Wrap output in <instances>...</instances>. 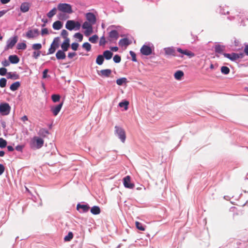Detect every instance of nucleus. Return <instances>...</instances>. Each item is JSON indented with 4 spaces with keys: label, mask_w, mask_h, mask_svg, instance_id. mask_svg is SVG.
Masks as SVG:
<instances>
[{
    "label": "nucleus",
    "mask_w": 248,
    "mask_h": 248,
    "mask_svg": "<svg viewBox=\"0 0 248 248\" xmlns=\"http://www.w3.org/2000/svg\"><path fill=\"white\" fill-rule=\"evenodd\" d=\"M154 50V46L152 43L144 44L140 48L141 53L145 56L151 55Z\"/></svg>",
    "instance_id": "obj_4"
},
{
    "label": "nucleus",
    "mask_w": 248,
    "mask_h": 248,
    "mask_svg": "<svg viewBox=\"0 0 248 248\" xmlns=\"http://www.w3.org/2000/svg\"><path fill=\"white\" fill-rule=\"evenodd\" d=\"M7 78L9 79H17L19 78V75L16 72H9L7 73Z\"/></svg>",
    "instance_id": "obj_29"
},
{
    "label": "nucleus",
    "mask_w": 248,
    "mask_h": 248,
    "mask_svg": "<svg viewBox=\"0 0 248 248\" xmlns=\"http://www.w3.org/2000/svg\"><path fill=\"white\" fill-rule=\"evenodd\" d=\"M31 4L29 2H22L20 6V10L22 13L28 12L31 7Z\"/></svg>",
    "instance_id": "obj_12"
},
{
    "label": "nucleus",
    "mask_w": 248,
    "mask_h": 248,
    "mask_svg": "<svg viewBox=\"0 0 248 248\" xmlns=\"http://www.w3.org/2000/svg\"><path fill=\"white\" fill-rule=\"evenodd\" d=\"M81 27L80 23L73 20H67L65 24V28L69 31H78Z\"/></svg>",
    "instance_id": "obj_2"
},
{
    "label": "nucleus",
    "mask_w": 248,
    "mask_h": 248,
    "mask_svg": "<svg viewBox=\"0 0 248 248\" xmlns=\"http://www.w3.org/2000/svg\"><path fill=\"white\" fill-rule=\"evenodd\" d=\"M59 47V45L54 44L53 42H52L50 45V48L48 49V52L47 53V55H50L53 54L56 50Z\"/></svg>",
    "instance_id": "obj_17"
},
{
    "label": "nucleus",
    "mask_w": 248,
    "mask_h": 248,
    "mask_svg": "<svg viewBox=\"0 0 248 248\" xmlns=\"http://www.w3.org/2000/svg\"><path fill=\"white\" fill-rule=\"evenodd\" d=\"M48 34V31L47 28L42 29L41 30V35L44 36Z\"/></svg>",
    "instance_id": "obj_55"
},
{
    "label": "nucleus",
    "mask_w": 248,
    "mask_h": 248,
    "mask_svg": "<svg viewBox=\"0 0 248 248\" xmlns=\"http://www.w3.org/2000/svg\"><path fill=\"white\" fill-rule=\"evenodd\" d=\"M17 39L16 36L10 38L7 41V44L5 49L12 48L17 42Z\"/></svg>",
    "instance_id": "obj_10"
},
{
    "label": "nucleus",
    "mask_w": 248,
    "mask_h": 248,
    "mask_svg": "<svg viewBox=\"0 0 248 248\" xmlns=\"http://www.w3.org/2000/svg\"><path fill=\"white\" fill-rule=\"evenodd\" d=\"M129 104V102L127 101H124L123 102H120L119 104V106L120 107H124V109L126 110L128 109V106Z\"/></svg>",
    "instance_id": "obj_35"
},
{
    "label": "nucleus",
    "mask_w": 248,
    "mask_h": 248,
    "mask_svg": "<svg viewBox=\"0 0 248 248\" xmlns=\"http://www.w3.org/2000/svg\"><path fill=\"white\" fill-rule=\"evenodd\" d=\"M136 226L137 228L140 231H144L145 230L144 227H143L142 224L138 221H136L135 222Z\"/></svg>",
    "instance_id": "obj_42"
},
{
    "label": "nucleus",
    "mask_w": 248,
    "mask_h": 248,
    "mask_svg": "<svg viewBox=\"0 0 248 248\" xmlns=\"http://www.w3.org/2000/svg\"><path fill=\"white\" fill-rule=\"evenodd\" d=\"M7 80L5 78H1L0 79V87L1 88L5 87L6 85Z\"/></svg>",
    "instance_id": "obj_44"
},
{
    "label": "nucleus",
    "mask_w": 248,
    "mask_h": 248,
    "mask_svg": "<svg viewBox=\"0 0 248 248\" xmlns=\"http://www.w3.org/2000/svg\"><path fill=\"white\" fill-rule=\"evenodd\" d=\"M130 55L132 57V60L133 62H137L136 55L135 53L132 51L129 52Z\"/></svg>",
    "instance_id": "obj_51"
},
{
    "label": "nucleus",
    "mask_w": 248,
    "mask_h": 248,
    "mask_svg": "<svg viewBox=\"0 0 248 248\" xmlns=\"http://www.w3.org/2000/svg\"><path fill=\"white\" fill-rule=\"evenodd\" d=\"M164 49L166 55H175V50L173 47H166Z\"/></svg>",
    "instance_id": "obj_21"
},
{
    "label": "nucleus",
    "mask_w": 248,
    "mask_h": 248,
    "mask_svg": "<svg viewBox=\"0 0 248 248\" xmlns=\"http://www.w3.org/2000/svg\"><path fill=\"white\" fill-rule=\"evenodd\" d=\"M114 62L116 63H119L121 62V57L118 55H115L113 58Z\"/></svg>",
    "instance_id": "obj_49"
},
{
    "label": "nucleus",
    "mask_w": 248,
    "mask_h": 248,
    "mask_svg": "<svg viewBox=\"0 0 248 248\" xmlns=\"http://www.w3.org/2000/svg\"><path fill=\"white\" fill-rule=\"evenodd\" d=\"M106 39L103 36L100 38V41H99V45L100 46H104L106 44Z\"/></svg>",
    "instance_id": "obj_54"
},
{
    "label": "nucleus",
    "mask_w": 248,
    "mask_h": 248,
    "mask_svg": "<svg viewBox=\"0 0 248 248\" xmlns=\"http://www.w3.org/2000/svg\"><path fill=\"white\" fill-rule=\"evenodd\" d=\"M58 10L63 13L70 14L73 13L72 6L66 3H60L57 6Z\"/></svg>",
    "instance_id": "obj_3"
},
{
    "label": "nucleus",
    "mask_w": 248,
    "mask_h": 248,
    "mask_svg": "<svg viewBox=\"0 0 248 248\" xmlns=\"http://www.w3.org/2000/svg\"><path fill=\"white\" fill-rule=\"evenodd\" d=\"M7 73V69L5 68L2 67L0 68V75L5 76Z\"/></svg>",
    "instance_id": "obj_52"
},
{
    "label": "nucleus",
    "mask_w": 248,
    "mask_h": 248,
    "mask_svg": "<svg viewBox=\"0 0 248 248\" xmlns=\"http://www.w3.org/2000/svg\"><path fill=\"white\" fill-rule=\"evenodd\" d=\"M74 37L75 38L78 39L79 42H81L82 40V39H83V35H82V34H81L80 33H79V32L76 33L74 34Z\"/></svg>",
    "instance_id": "obj_46"
},
{
    "label": "nucleus",
    "mask_w": 248,
    "mask_h": 248,
    "mask_svg": "<svg viewBox=\"0 0 248 248\" xmlns=\"http://www.w3.org/2000/svg\"><path fill=\"white\" fill-rule=\"evenodd\" d=\"M111 73V70L110 69H104L100 71L99 75L102 77H108Z\"/></svg>",
    "instance_id": "obj_25"
},
{
    "label": "nucleus",
    "mask_w": 248,
    "mask_h": 248,
    "mask_svg": "<svg viewBox=\"0 0 248 248\" xmlns=\"http://www.w3.org/2000/svg\"><path fill=\"white\" fill-rule=\"evenodd\" d=\"M61 35L64 39V40H66V39H69L68 37V32L65 30H62L61 32Z\"/></svg>",
    "instance_id": "obj_45"
},
{
    "label": "nucleus",
    "mask_w": 248,
    "mask_h": 248,
    "mask_svg": "<svg viewBox=\"0 0 248 248\" xmlns=\"http://www.w3.org/2000/svg\"><path fill=\"white\" fill-rule=\"evenodd\" d=\"M51 99L53 102L56 103L60 101V96L58 94H53L51 96Z\"/></svg>",
    "instance_id": "obj_40"
},
{
    "label": "nucleus",
    "mask_w": 248,
    "mask_h": 248,
    "mask_svg": "<svg viewBox=\"0 0 248 248\" xmlns=\"http://www.w3.org/2000/svg\"><path fill=\"white\" fill-rule=\"evenodd\" d=\"M113 55V53L109 50H106L103 53V57L106 60H110Z\"/></svg>",
    "instance_id": "obj_30"
},
{
    "label": "nucleus",
    "mask_w": 248,
    "mask_h": 248,
    "mask_svg": "<svg viewBox=\"0 0 248 248\" xmlns=\"http://www.w3.org/2000/svg\"><path fill=\"white\" fill-rule=\"evenodd\" d=\"M115 134L118 137L120 140L124 143L126 139V135L124 130L121 127L119 126H115Z\"/></svg>",
    "instance_id": "obj_5"
},
{
    "label": "nucleus",
    "mask_w": 248,
    "mask_h": 248,
    "mask_svg": "<svg viewBox=\"0 0 248 248\" xmlns=\"http://www.w3.org/2000/svg\"><path fill=\"white\" fill-rule=\"evenodd\" d=\"M104 60V59L103 56L99 55L97 57L96 62L97 64L100 65L103 64Z\"/></svg>",
    "instance_id": "obj_33"
},
{
    "label": "nucleus",
    "mask_w": 248,
    "mask_h": 248,
    "mask_svg": "<svg viewBox=\"0 0 248 248\" xmlns=\"http://www.w3.org/2000/svg\"><path fill=\"white\" fill-rule=\"evenodd\" d=\"M90 209V207L88 205L84 204H80L79 203L78 204L77 206V209L78 211H80L81 209L82 211V212H87L89 211Z\"/></svg>",
    "instance_id": "obj_20"
},
{
    "label": "nucleus",
    "mask_w": 248,
    "mask_h": 248,
    "mask_svg": "<svg viewBox=\"0 0 248 248\" xmlns=\"http://www.w3.org/2000/svg\"><path fill=\"white\" fill-rule=\"evenodd\" d=\"M76 55V53L75 52H69L68 54V57L69 59H72Z\"/></svg>",
    "instance_id": "obj_59"
},
{
    "label": "nucleus",
    "mask_w": 248,
    "mask_h": 248,
    "mask_svg": "<svg viewBox=\"0 0 248 248\" xmlns=\"http://www.w3.org/2000/svg\"><path fill=\"white\" fill-rule=\"evenodd\" d=\"M23 148L22 145H17L16 147V149L18 151H22Z\"/></svg>",
    "instance_id": "obj_62"
},
{
    "label": "nucleus",
    "mask_w": 248,
    "mask_h": 248,
    "mask_svg": "<svg viewBox=\"0 0 248 248\" xmlns=\"http://www.w3.org/2000/svg\"><path fill=\"white\" fill-rule=\"evenodd\" d=\"M223 55L225 57L228 58L231 61H234L237 59L242 58V54H237L235 53H223Z\"/></svg>",
    "instance_id": "obj_9"
},
{
    "label": "nucleus",
    "mask_w": 248,
    "mask_h": 248,
    "mask_svg": "<svg viewBox=\"0 0 248 248\" xmlns=\"http://www.w3.org/2000/svg\"><path fill=\"white\" fill-rule=\"evenodd\" d=\"M127 82V80L125 78H122L117 79L116 83L118 85H123L124 84H125Z\"/></svg>",
    "instance_id": "obj_32"
},
{
    "label": "nucleus",
    "mask_w": 248,
    "mask_h": 248,
    "mask_svg": "<svg viewBox=\"0 0 248 248\" xmlns=\"http://www.w3.org/2000/svg\"><path fill=\"white\" fill-rule=\"evenodd\" d=\"M20 86V83L19 81H16L11 85L10 89L12 91L17 90Z\"/></svg>",
    "instance_id": "obj_28"
},
{
    "label": "nucleus",
    "mask_w": 248,
    "mask_h": 248,
    "mask_svg": "<svg viewBox=\"0 0 248 248\" xmlns=\"http://www.w3.org/2000/svg\"><path fill=\"white\" fill-rule=\"evenodd\" d=\"M42 47V45L40 43L34 44L32 45V48L35 51H40Z\"/></svg>",
    "instance_id": "obj_34"
},
{
    "label": "nucleus",
    "mask_w": 248,
    "mask_h": 248,
    "mask_svg": "<svg viewBox=\"0 0 248 248\" xmlns=\"http://www.w3.org/2000/svg\"><path fill=\"white\" fill-rule=\"evenodd\" d=\"M1 63L2 65L5 67L8 66L10 64L9 62L6 60H5L4 61H2Z\"/></svg>",
    "instance_id": "obj_58"
},
{
    "label": "nucleus",
    "mask_w": 248,
    "mask_h": 248,
    "mask_svg": "<svg viewBox=\"0 0 248 248\" xmlns=\"http://www.w3.org/2000/svg\"><path fill=\"white\" fill-rule=\"evenodd\" d=\"M73 237V234L71 232H68V235L65 236L64 238L65 241H70Z\"/></svg>",
    "instance_id": "obj_41"
},
{
    "label": "nucleus",
    "mask_w": 248,
    "mask_h": 248,
    "mask_svg": "<svg viewBox=\"0 0 248 248\" xmlns=\"http://www.w3.org/2000/svg\"><path fill=\"white\" fill-rule=\"evenodd\" d=\"M11 110L10 105L6 103L0 104V113L2 115H7L9 114Z\"/></svg>",
    "instance_id": "obj_7"
},
{
    "label": "nucleus",
    "mask_w": 248,
    "mask_h": 248,
    "mask_svg": "<svg viewBox=\"0 0 248 248\" xmlns=\"http://www.w3.org/2000/svg\"><path fill=\"white\" fill-rule=\"evenodd\" d=\"M225 49V46L220 45H217L215 46V51L216 53H222Z\"/></svg>",
    "instance_id": "obj_27"
},
{
    "label": "nucleus",
    "mask_w": 248,
    "mask_h": 248,
    "mask_svg": "<svg viewBox=\"0 0 248 248\" xmlns=\"http://www.w3.org/2000/svg\"><path fill=\"white\" fill-rule=\"evenodd\" d=\"M4 171V167L3 165L0 164V175H1Z\"/></svg>",
    "instance_id": "obj_61"
},
{
    "label": "nucleus",
    "mask_w": 248,
    "mask_h": 248,
    "mask_svg": "<svg viewBox=\"0 0 248 248\" xmlns=\"http://www.w3.org/2000/svg\"><path fill=\"white\" fill-rule=\"evenodd\" d=\"M93 24L88 22V21H85L83 23L82 26V28L85 30L84 31V34L86 36H88L90 35L93 32Z\"/></svg>",
    "instance_id": "obj_8"
},
{
    "label": "nucleus",
    "mask_w": 248,
    "mask_h": 248,
    "mask_svg": "<svg viewBox=\"0 0 248 248\" xmlns=\"http://www.w3.org/2000/svg\"><path fill=\"white\" fill-rule=\"evenodd\" d=\"M131 43L128 39L125 38L121 39L119 42V45L121 47L127 46Z\"/></svg>",
    "instance_id": "obj_19"
},
{
    "label": "nucleus",
    "mask_w": 248,
    "mask_h": 248,
    "mask_svg": "<svg viewBox=\"0 0 248 248\" xmlns=\"http://www.w3.org/2000/svg\"><path fill=\"white\" fill-rule=\"evenodd\" d=\"M109 37L110 41H116L119 38V33L116 30H112L109 33Z\"/></svg>",
    "instance_id": "obj_13"
},
{
    "label": "nucleus",
    "mask_w": 248,
    "mask_h": 248,
    "mask_svg": "<svg viewBox=\"0 0 248 248\" xmlns=\"http://www.w3.org/2000/svg\"><path fill=\"white\" fill-rule=\"evenodd\" d=\"M9 60L10 62L13 64H16L19 61V59L18 57L16 55H10L9 57Z\"/></svg>",
    "instance_id": "obj_24"
},
{
    "label": "nucleus",
    "mask_w": 248,
    "mask_h": 248,
    "mask_svg": "<svg viewBox=\"0 0 248 248\" xmlns=\"http://www.w3.org/2000/svg\"><path fill=\"white\" fill-rule=\"evenodd\" d=\"M41 54L40 51H34L32 54V57L35 59H37Z\"/></svg>",
    "instance_id": "obj_50"
},
{
    "label": "nucleus",
    "mask_w": 248,
    "mask_h": 248,
    "mask_svg": "<svg viewBox=\"0 0 248 248\" xmlns=\"http://www.w3.org/2000/svg\"><path fill=\"white\" fill-rule=\"evenodd\" d=\"M63 105L62 103H61L58 105L51 107V110L54 116H57L60 111Z\"/></svg>",
    "instance_id": "obj_11"
},
{
    "label": "nucleus",
    "mask_w": 248,
    "mask_h": 248,
    "mask_svg": "<svg viewBox=\"0 0 248 248\" xmlns=\"http://www.w3.org/2000/svg\"><path fill=\"white\" fill-rule=\"evenodd\" d=\"M177 50L178 52H179L182 54L186 55L188 57H189V58H192L195 56V54H194V53L190 51L186 50V49L183 50L180 48H178L177 49Z\"/></svg>",
    "instance_id": "obj_15"
},
{
    "label": "nucleus",
    "mask_w": 248,
    "mask_h": 248,
    "mask_svg": "<svg viewBox=\"0 0 248 248\" xmlns=\"http://www.w3.org/2000/svg\"><path fill=\"white\" fill-rule=\"evenodd\" d=\"M48 133V130H46V129H44V128L41 129L39 130V133H38V134L40 135L43 136V137H45L46 136V135H47Z\"/></svg>",
    "instance_id": "obj_43"
},
{
    "label": "nucleus",
    "mask_w": 248,
    "mask_h": 248,
    "mask_svg": "<svg viewBox=\"0 0 248 248\" xmlns=\"http://www.w3.org/2000/svg\"><path fill=\"white\" fill-rule=\"evenodd\" d=\"M21 120L23 122H25L27 121L28 120V117L26 115H24V116H23V117H22L21 118Z\"/></svg>",
    "instance_id": "obj_63"
},
{
    "label": "nucleus",
    "mask_w": 248,
    "mask_h": 248,
    "mask_svg": "<svg viewBox=\"0 0 248 248\" xmlns=\"http://www.w3.org/2000/svg\"><path fill=\"white\" fill-rule=\"evenodd\" d=\"M78 44L77 43H73L71 45V48L73 50H77L78 49Z\"/></svg>",
    "instance_id": "obj_53"
},
{
    "label": "nucleus",
    "mask_w": 248,
    "mask_h": 248,
    "mask_svg": "<svg viewBox=\"0 0 248 248\" xmlns=\"http://www.w3.org/2000/svg\"><path fill=\"white\" fill-rule=\"evenodd\" d=\"M44 143V141L42 138L34 136L31 139L29 144L31 149H39L43 146Z\"/></svg>",
    "instance_id": "obj_1"
},
{
    "label": "nucleus",
    "mask_w": 248,
    "mask_h": 248,
    "mask_svg": "<svg viewBox=\"0 0 248 248\" xmlns=\"http://www.w3.org/2000/svg\"><path fill=\"white\" fill-rule=\"evenodd\" d=\"M56 57L57 60H64L66 58L65 51L61 50H59L56 53Z\"/></svg>",
    "instance_id": "obj_18"
},
{
    "label": "nucleus",
    "mask_w": 248,
    "mask_h": 248,
    "mask_svg": "<svg viewBox=\"0 0 248 248\" xmlns=\"http://www.w3.org/2000/svg\"><path fill=\"white\" fill-rule=\"evenodd\" d=\"M52 27L55 30H59L62 27V23L59 20L56 21L53 23Z\"/></svg>",
    "instance_id": "obj_22"
},
{
    "label": "nucleus",
    "mask_w": 248,
    "mask_h": 248,
    "mask_svg": "<svg viewBox=\"0 0 248 248\" xmlns=\"http://www.w3.org/2000/svg\"><path fill=\"white\" fill-rule=\"evenodd\" d=\"M82 47L88 52L91 50V45L88 42L84 43L82 45Z\"/></svg>",
    "instance_id": "obj_37"
},
{
    "label": "nucleus",
    "mask_w": 248,
    "mask_h": 248,
    "mask_svg": "<svg viewBox=\"0 0 248 248\" xmlns=\"http://www.w3.org/2000/svg\"><path fill=\"white\" fill-rule=\"evenodd\" d=\"M184 75V72L181 70L177 71L174 74V78L176 80H180Z\"/></svg>",
    "instance_id": "obj_23"
},
{
    "label": "nucleus",
    "mask_w": 248,
    "mask_h": 248,
    "mask_svg": "<svg viewBox=\"0 0 248 248\" xmlns=\"http://www.w3.org/2000/svg\"><path fill=\"white\" fill-rule=\"evenodd\" d=\"M7 144L6 141L2 138H0V148H3L6 147Z\"/></svg>",
    "instance_id": "obj_47"
},
{
    "label": "nucleus",
    "mask_w": 248,
    "mask_h": 248,
    "mask_svg": "<svg viewBox=\"0 0 248 248\" xmlns=\"http://www.w3.org/2000/svg\"><path fill=\"white\" fill-rule=\"evenodd\" d=\"M60 42V37H57L54 38L52 42H53L54 44H56L59 45Z\"/></svg>",
    "instance_id": "obj_57"
},
{
    "label": "nucleus",
    "mask_w": 248,
    "mask_h": 248,
    "mask_svg": "<svg viewBox=\"0 0 248 248\" xmlns=\"http://www.w3.org/2000/svg\"><path fill=\"white\" fill-rule=\"evenodd\" d=\"M70 47V39H66L64 40L61 45V50L63 51H67Z\"/></svg>",
    "instance_id": "obj_16"
},
{
    "label": "nucleus",
    "mask_w": 248,
    "mask_h": 248,
    "mask_svg": "<svg viewBox=\"0 0 248 248\" xmlns=\"http://www.w3.org/2000/svg\"><path fill=\"white\" fill-rule=\"evenodd\" d=\"M221 72L222 74L227 75L230 72V69L227 66H222L221 68Z\"/></svg>",
    "instance_id": "obj_38"
},
{
    "label": "nucleus",
    "mask_w": 248,
    "mask_h": 248,
    "mask_svg": "<svg viewBox=\"0 0 248 248\" xmlns=\"http://www.w3.org/2000/svg\"><path fill=\"white\" fill-rule=\"evenodd\" d=\"M244 51L245 53L248 56V45L245 46Z\"/></svg>",
    "instance_id": "obj_64"
},
{
    "label": "nucleus",
    "mask_w": 248,
    "mask_h": 248,
    "mask_svg": "<svg viewBox=\"0 0 248 248\" xmlns=\"http://www.w3.org/2000/svg\"><path fill=\"white\" fill-rule=\"evenodd\" d=\"M98 39V36L96 35H94L90 37L89 40L92 43H95Z\"/></svg>",
    "instance_id": "obj_48"
},
{
    "label": "nucleus",
    "mask_w": 248,
    "mask_h": 248,
    "mask_svg": "<svg viewBox=\"0 0 248 248\" xmlns=\"http://www.w3.org/2000/svg\"><path fill=\"white\" fill-rule=\"evenodd\" d=\"M27 45L25 43H19L17 45V48L18 49L24 50L26 48Z\"/></svg>",
    "instance_id": "obj_39"
},
{
    "label": "nucleus",
    "mask_w": 248,
    "mask_h": 248,
    "mask_svg": "<svg viewBox=\"0 0 248 248\" xmlns=\"http://www.w3.org/2000/svg\"><path fill=\"white\" fill-rule=\"evenodd\" d=\"M130 177L129 176H126L123 179L124 186H134L133 185L130 184Z\"/></svg>",
    "instance_id": "obj_26"
},
{
    "label": "nucleus",
    "mask_w": 248,
    "mask_h": 248,
    "mask_svg": "<svg viewBox=\"0 0 248 248\" xmlns=\"http://www.w3.org/2000/svg\"><path fill=\"white\" fill-rule=\"evenodd\" d=\"M39 35V30L37 29L34 30H28L26 34L25 37L28 39H34L37 38Z\"/></svg>",
    "instance_id": "obj_6"
},
{
    "label": "nucleus",
    "mask_w": 248,
    "mask_h": 248,
    "mask_svg": "<svg viewBox=\"0 0 248 248\" xmlns=\"http://www.w3.org/2000/svg\"><path fill=\"white\" fill-rule=\"evenodd\" d=\"M86 17L88 22L94 24L96 22V17L92 13H88L86 14Z\"/></svg>",
    "instance_id": "obj_14"
},
{
    "label": "nucleus",
    "mask_w": 248,
    "mask_h": 248,
    "mask_svg": "<svg viewBox=\"0 0 248 248\" xmlns=\"http://www.w3.org/2000/svg\"><path fill=\"white\" fill-rule=\"evenodd\" d=\"M48 69H46L44 70L43 72V78H45L47 77Z\"/></svg>",
    "instance_id": "obj_60"
},
{
    "label": "nucleus",
    "mask_w": 248,
    "mask_h": 248,
    "mask_svg": "<svg viewBox=\"0 0 248 248\" xmlns=\"http://www.w3.org/2000/svg\"><path fill=\"white\" fill-rule=\"evenodd\" d=\"M67 17H65V15L63 13H60L58 15V18L59 19H61V20L65 19Z\"/></svg>",
    "instance_id": "obj_56"
},
{
    "label": "nucleus",
    "mask_w": 248,
    "mask_h": 248,
    "mask_svg": "<svg viewBox=\"0 0 248 248\" xmlns=\"http://www.w3.org/2000/svg\"><path fill=\"white\" fill-rule=\"evenodd\" d=\"M91 212L93 215H98L100 213V209L98 206H94L91 208Z\"/></svg>",
    "instance_id": "obj_31"
},
{
    "label": "nucleus",
    "mask_w": 248,
    "mask_h": 248,
    "mask_svg": "<svg viewBox=\"0 0 248 248\" xmlns=\"http://www.w3.org/2000/svg\"><path fill=\"white\" fill-rule=\"evenodd\" d=\"M56 14V8H53L51 10H50L47 14V16L49 18L52 17L55 14Z\"/></svg>",
    "instance_id": "obj_36"
}]
</instances>
